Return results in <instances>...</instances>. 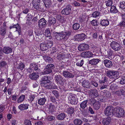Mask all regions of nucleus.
Wrapping results in <instances>:
<instances>
[{"instance_id":"obj_1","label":"nucleus","mask_w":125,"mask_h":125,"mask_svg":"<svg viewBox=\"0 0 125 125\" xmlns=\"http://www.w3.org/2000/svg\"><path fill=\"white\" fill-rule=\"evenodd\" d=\"M50 77L47 76L43 77L42 79L41 85L46 89H52L55 88L56 86L55 84L51 81Z\"/></svg>"},{"instance_id":"obj_2","label":"nucleus","mask_w":125,"mask_h":125,"mask_svg":"<svg viewBox=\"0 0 125 125\" xmlns=\"http://www.w3.org/2000/svg\"><path fill=\"white\" fill-rule=\"evenodd\" d=\"M55 34V37L57 40H59L63 39L64 41H66L71 35V31L69 30L63 32H56Z\"/></svg>"},{"instance_id":"obj_3","label":"nucleus","mask_w":125,"mask_h":125,"mask_svg":"<svg viewBox=\"0 0 125 125\" xmlns=\"http://www.w3.org/2000/svg\"><path fill=\"white\" fill-rule=\"evenodd\" d=\"M106 75L107 76L114 80L118 79L120 77L119 72L117 71H108L106 72Z\"/></svg>"},{"instance_id":"obj_4","label":"nucleus","mask_w":125,"mask_h":125,"mask_svg":"<svg viewBox=\"0 0 125 125\" xmlns=\"http://www.w3.org/2000/svg\"><path fill=\"white\" fill-rule=\"evenodd\" d=\"M53 45V42L52 41H47L44 42L40 44V49L43 51L47 50L50 48Z\"/></svg>"},{"instance_id":"obj_5","label":"nucleus","mask_w":125,"mask_h":125,"mask_svg":"<svg viewBox=\"0 0 125 125\" xmlns=\"http://www.w3.org/2000/svg\"><path fill=\"white\" fill-rule=\"evenodd\" d=\"M54 65L52 64H50L46 66L43 71L41 72V74H47L52 72V70L55 68Z\"/></svg>"},{"instance_id":"obj_6","label":"nucleus","mask_w":125,"mask_h":125,"mask_svg":"<svg viewBox=\"0 0 125 125\" xmlns=\"http://www.w3.org/2000/svg\"><path fill=\"white\" fill-rule=\"evenodd\" d=\"M110 46L115 51H118L121 50V46L117 42H112L110 44Z\"/></svg>"},{"instance_id":"obj_7","label":"nucleus","mask_w":125,"mask_h":125,"mask_svg":"<svg viewBox=\"0 0 125 125\" xmlns=\"http://www.w3.org/2000/svg\"><path fill=\"white\" fill-rule=\"evenodd\" d=\"M54 80L57 84L61 85H63L66 81L64 78H63L62 76L59 75H55L54 77Z\"/></svg>"},{"instance_id":"obj_8","label":"nucleus","mask_w":125,"mask_h":125,"mask_svg":"<svg viewBox=\"0 0 125 125\" xmlns=\"http://www.w3.org/2000/svg\"><path fill=\"white\" fill-rule=\"evenodd\" d=\"M113 109L111 106H107L105 109L104 114L106 116L111 118L113 115Z\"/></svg>"},{"instance_id":"obj_9","label":"nucleus","mask_w":125,"mask_h":125,"mask_svg":"<svg viewBox=\"0 0 125 125\" xmlns=\"http://www.w3.org/2000/svg\"><path fill=\"white\" fill-rule=\"evenodd\" d=\"M89 101L92 104L94 109L98 110L100 108L101 104L99 102L92 98L90 99Z\"/></svg>"},{"instance_id":"obj_10","label":"nucleus","mask_w":125,"mask_h":125,"mask_svg":"<svg viewBox=\"0 0 125 125\" xmlns=\"http://www.w3.org/2000/svg\"><path fill=\"white\" fill-rule=\"evenodd\" d=\"M114 110L115 111L116 115L118 117H121L124 115V110L121 107H117L114 109Z\"/></svg>"},{"instance_id":"obj_11","label":"nucleus","mask_w":125,"mask_h":125,"mask_svg":"<svg viewBox=\"0 0 125 125\" xmlns=\"http://www.w3.org/2000/svg\"><path fill=\"white\" fill-rule=\"evenodd\" d=\"M72 6L70 5H68L65 8L62 10V14L65 15H68L70 14L71 11Z\"/></svg>"},{"instance_id":"obj_12","label":"nucleus","mask_w":125,"mask_h":125,"mask_svg":"<svg viewBox=\"0 0 125 125\" xmlns=\"http://www.w3.org/2000/svg\"><path fill=\"white\" fill-rule=\"evenodd\" d=\"M89 46L87 44L82 43L79 45L78 47V50L80 51H83L88 50Z\"/></svg>"},{"instance_id":"obj_13","label":"nucleus","mask_w":125,"mask_h":125,"mask_svg":"<svg viewBox=\"0 0 125 125\" xmlns=\"http://www.w3.org/2000/svg\"><path fill=\"white\" fill-rule=\"evenodd\" d=\"M7 26L6 23L4 22L2 26L0 27V34L2 36H4L7 31Z\"/></svg>"},{"instance_id":"obj_14","label":"nucleus","mask_w":125,"mask_h":125,"mask_svg":"<svg viewBox=\"0 0 125 125\" xmlns=\"http://www.w3.org/2000/svg\"><path fill=\"white\" fill-rule=\"evenodd\" d=\"M46 21L44 18H42L38 22V26L39 27L42 29L45 27L46 25Z\"/></svg>"},{"instance_id":"obj_15","label":"nucleus","mask_w":125,"mask_h":125,"mask_svg":"<svg viewBox=\"0 0 125 125\" xmlns=\"http://www.w3.org/2000/svg\"><path fill=\"white\" fill-rule=\"evenodd\" d=\"M93 55L92 53L89 51L83 52L81 53V56L84 58H90L93 57Z\"/></svg>"},{"instance_id":"obj_16","label":"nucleus","mask_w":125,"mask_h":125,"mask_svg":"<svg viewBox=\"0 0 125 125\" xmlns=\"http://www.w3.org/2000/svg\"><path fill=\"white\" fill-rule=\"evenodd\" d=\"M103 62L106 67L108 68H111L113 65V63L111 61L107 59H105L103 61Z\"/></svg>"},{"instance_id":"obj_17","label":"nucleus","mask_w":125,"mask_h":125,"mask_svg":"<svg viewBox=\"0 0 125 125\" xmlns=\"http://www.w3.org/2000/svg\"><path fill=\"white\" fill-rule=\"evenodd\" d=\"M9 28L10 29L12 28L14 29V31H18L19 34H20V32L19 31L21 30V27L18 23L16 24H13Z\"/></svg>"},{"instance_id":"obj_18","label":"nucleus","mask_w":125,"mask_h":125,"mask_svg":"<svg viewBox=\"0 0 125 125\" xmlns=\"http://www.w3.org/2000/svg\"><path fill=\"white\" fill-rule=\"evenodd\" d=\"M62 74L63 76L65 77L71 78H73L74 76V75L68 71H63Z\"/></svg>"},{"instance_id":"obj_19","label":"nucleus","mask_w":125,"mask_h":125,"mask_svg":"<svg viewBox=\"0 0 125 125\" xmlns=\"http://www.w3.org/2000/svg\"><path fill=\"white\" fill-rule=\"evenodd\" d=\"M38 73H33L30 74L29 75L30 78L32 80H35L38 78L39 77Z\"/></svg>"},{"instance_id":"obj_20","label":"nucleus","mask_w":125,"mask_h":125,"mask_svg":"<svg viewBox=\"0 0 125 125\" xmlns=\"http://www.w3.org/2000/svg\"><path fill=\"white\" fill-rule=\"evenodd\" d=\"M3 52L6 54L10 53L12 52V49L9 47L5 46L3 48Z\"/></svg>"},{"instance_id":"obj_21","label":"nucleus","mask_w":125,"mask_h":125,"mask_svg":"<svg viewBox=\"0 0 125 125\" xmlns=\"http://www.w3.org/2000/svg\"><path fill=\"white\" fill-rule=\"evenodd\" d=\"M90 96L93 98H95L98 96V92L97 90L94 89L90 91Z\"/></svg>"},{"instance_id":"obj_22","label":"nucleus","mask_w":125,"mask_h":125,"mask_svg":"<svg viewBox=\"0 0 125 125\" xmlns=\"http://www.w3.org/2000/svg\"><path fill=\"white\" fill-rule=\"evenodd\" d=\"M102 95L104 97V99L106 98H109L111 96V94L107 90H104L102 91Z\"/></svg>"},{"instance_id":"obj_23","label":"nucleus","mask_w":125,"mask_h":125,"mask_svg":"<svg viewBox=\"0 0 125 125\" xmlns=\"http://www.w3.org/2000/svg\"><path fill=\"white\" fill-rule=\"evenodd\" d=\"M111 118L110 117L104 118L102 120V123L104 125H108L111 122Z\"/></svg>"},{"instance_id":"obj_24","label":"nucleus","mask_w":125,"mask_h":125,"mask_svg":"<svg viewBox=\"0 0 125 125\" xmlns=\"http://www.w3.org/2000/svg\"><path fill=\"white\" fill-rule=\"evenodd\" d=\"M100 61L99 59H93L89 61V63L93 65H96Z\"/></svg>"},{"instance_id":"obj_25","label":"nucleus","mask_w":125,"mask_h":125,"mask_svg":"<svg viewBox=\"0 0 125 125\" xmlns=\"http://www.w3.org/2000/svg\"><path fill=\"white\" fill-rule=\"evenodd\" d=\"M30 68H31L33 70H34L37 72H39L40 71V69L39 68L38 66L34 63H31L30 65Z\"/></svg>"},{"instance_id":"obj_26","label":"nucleus","mask_w":125,"mask_h":125,"mask_svg":"<svg viewBox=\"0 0 125 125\" xmlns=\"http://www.w3.org/2000/svg\"><path fill=\"white\" fill-rule=\"evenodd\" d=\"M83 86L84 87L89 88L90 87V84L88 80H83L82 83Z\"/></svg>"},{"instance_id":"obj_27","label":"nucleus","mask_w":125,"mask_h":125,"mask_svg":"<svg viewBox=\"0 0 125 125\" xmlns=\"http://www.w3.org/2000/svg\"><path fill=\"white\" fill-rule=\"evenodd\" d=\"M86 36L83 33L77 34L76 35V37L77 38L80 40L82 41L85 39Z\"/></svg>"},{"instance_id":"obj_28","label":"nucleus","mask_w":125,"mask_h":125,"mask_svg":"<svg viewBox=\"0 0 125 125\" xmlns=\"http://www.w3.org/2000/svg\"><path fill=\"white\" fill-rule=\"evenodd\" d=\"M74 108L72 107H69L67 109V113L70 114L71 116H72L73 114H74Z\"/></svg>"},{"instance_id":"obj_29","label":"nucleus","mask_w":125,"mask_h":125,"mask_svg":"<svg viewBox=\"0 0 125 125\" xmlns=\"http://www.w3.org/2000/svg\"><path fill=\"white\" fill-rule=\"evenodd\" d=\"M56 22L55 19L54 17H50L49 18L48 23L49 25L54 24Z\"/></svg>"},{"instance_id":"obj_30","label":"nucleus","mask_w":125,"mask_h":125,"mask_svg":"<svg viewBox=\"0 0 125 125\" xmlns=\"http://www.w3.org/2000/svg\"><path fill=\"white\" fill-rule=\"evenodd\" d=\"M28 105L27 104H21L18 106V108L21 110H24L28 108Z\"/></svg>"},{"instance_id":"obj_31","label":"nucleus","mask_w":125,"mask_h":125,"mask_svg":"<svg viewBox=\"0 0 125 125\" xmlns=\"http://www.w3.org/2000/svg\"><path fill=\"white\" fill-rule=\"evenodd\" d=\"M65 116V114L62 113L58 115L57 116V118L59 120H63Z\"/></svg>"},{"instance_id":"obj_32","label":"nucleus","mask_w":125,"mask_h":125,"mask_svg":"<svg viewBox=\"0 0 125 125\" xmlns=\"http://www.w3.org/2000/svg\"><path fill=\"white\" fill-rule=\"evenodd\" d=\"M20 92L21 93H24L26 95H27L28 92L27 87L26 86L23 85L21 88Z\"/></svg>"},{"instance_id":"obj_33","label":"nucleus","mask_w":125,"mask_h":125,"mask_svg":"<svg viewBox=\"0 0 125 125\" xmlns=\"http://www.w3.org/2000/svg\"><path fill=\"white\" fill-rule=\"evenodd\" d=\"M100 24L103 26H107L109 24V21L107 20H104L101 21Z\"/></svg>"},{"instance_id":"obj_34","label":"nucleus","mask_w":125,"mask_h":125,"mask_svg":"<svg viewBox=\"0 0 125 125\" xmlns=\"http://www.w3.org/2000/svg\"><path fill=\"white\" fill-rule=\"evenodd\" d=\"M88 100H86L82 102L80 104V106L81 108L83 109H84L87 106V103L88 102Z\"/></svg>"},{"instance_id":"obj_35","label":"nucleus","mask_w":125,"mask_h":125,"mask_svg":"<svg viewBox=\"0 0 125 125\" xmlns=\"http://www.w3.org/2000/svg\"><path fill=\"white\" fill-rule=\"evenodd\" d=\"M46 99L45 97H43L40 99L38 100V103L40 105H43L45 103Z\"/></svg>"},{"instance_id":"obj_36","label":"nucleus","mask_w":125,"mask_h":125,"mask_svg":"<svg viewBox=\"0 0 125 125\" xmlns=\"http://www.w3.org/2000/svg\"><path fill=\"white\" fill-rule=\"evenodd\" d=\"M43 2L46 8H48L51 5V0H44Z\"/></svg>"},{"instance_id":"obj_37","label":"nucleus","mask_w":125,"mask_h":125,"mask_svg":"<svg viewBox=\"0 0 125 125\" xmlns=\"http://www.w3.org/2000/svg\"><path fill=\"white\" fill-rule=\"evenodd\" d=\"M73 123L75 125H81L82 121L80 119H76L74 120Z\"/></svg>"},{"instance_id":"obj_38","label":"nucleus","mask_w":125,"mask_h":125,"mask_svg":"<svg viewBox=\"0 0 125 125\" xmlns=\"http://www.w3.org/2000/svg\"><path fill=\"white\" fill-rule=\"evenodd\" d=\"M49 111L51 113L53 112L54 110L55 106L52 103H50L49 104Z\"/></svg>"},{"instance_id":"obj_39","label":"nucleus","mask_w":125,"mask_h":125,"mask_svg":"<svg viewBox=\"0 0 125 125\" xmlns=\"http://www.w3.org/2000/svg\"><path fill=\"white\" fill-rule=\"evenodd\" d=\"M69 100L71 104H72L75 105L77 104L76 100L74 97H72L69 98Z\"/></svg>"},{"instance_id":"obj_40","label":"nucleus","mask_w":125,"mask_h":125,"mask_svg":"<svg viewBox=\"0 0 125 125\" xmlns=\"http://www.w3.org/2000/svg\"><path fill=\"white\" fill-rule=\"evenodd\" d=\"M119 8L125 12V1H123L120 3Z\"/></svg>"},{"instance_id":"obj_41","label":"nucleus","mask_w":125,"mask_h":125,"mask_svg":"<svg viewBox=\"0 0 125 125\" xmlns=\"http://www.w3.org/2000/svg\"><path fill=\"white\" fill-rule=\"evenodd\" d=\"M110 11L112 13H116L118 12V10L115 6H113L111 7Z\"/></svg>"},{"instance_id":"obj_42","label":"nucleus","mask_w":125,"mask_h":125,"mask_svg":"<svg viewBox=\"0 0 125 125\" xmlns=\"http://www.w3.org/2000/svg\"><path fill=\"white\" fill-rule=\"evenodd\" d=\"M80 25L78 23H75L74 24L73 26V29L74 30H78L80 27Z\"/></svg>"},{"instance_id":"obj_43","label":"nucleus","mask_w":125,"mask_h":125,"mask_svg":"<svg viewBox=\"0 0 125 125\" xmlns=\"http://www.w3.org/2000/svg\"><path fill=\"white\" fill-rule=\"evenodd\" d=\"M100 13L98 11H95L92 14V16L94 18L98 17L100 15Z\"/></svg>"},{"instance_id":"obj_44","label":"nucleus","mask_w":125,"mask_h":125,"mask_svg":"<svg viewBox=\"0 0 125 125\" xmlns=\"http://www.w3.org/2000/svg\"><path fill=\"white\" fill-rule=\"evenodd\" d=\"M33 6L34 8L39 11H41V6L39 4H33Z\"/></svg>"},{"instance_id":"obj_45","label":"nucleus","mask_w":125,"mask_h":125,"mask_svg":"<svg viewBox=\"0 0 125 125\" xmlns=\"http://www.w3.org/2000/svg\"><path fill=\"white\" fill-rule=\"evenodd\" d=\"M44 35L47 37H48L51 36V34L49 29H47L45 30Z\"/></svg>"},{"instance_id":"obj_46","label":"nucleus","mask_w":125,"mask_h":125,"mask_svg":"<svg viewBox=\"0 0 125 125\" xmlns=\"http://www.w3.org/2000/svg\"><path fill=\"white\" fill-rule=\"evenodd\" d=\"M25 97L24 95H22L18 98L17 100L18 103H21L24 100Z\"/></svg>"},{"instance_id":"obj_47","label":"nucleus","mask_w":125,"mask_h":125,"mask_svg":"<svg viewBox=\"0 0 125 125\" xmlns=\"http://www.w3.org/2000/svg\"><path fill=\"white\" fill-rule=\"evenodd\" d=\"M84 61L83 60H81L76 62V65L78 66L82 67L84 64Z\"/></svg>"},{"instance_id":"obj_48","label":"nucleus","mask_w":125,"mask_h":125,"mask_svg":"<svg viewBox=\"0 0 125 125\" xmlns=\"http://www.w3.org/2000/svg\"><path fill=\"white\" fill-rule=\"evenodd\" d=\"M106 5L107 7L111 6L113 4V1L111 0H108L105 2Z\"/></svg>"},{"instance_id":"obj_49","label":"nucleus","mask_w":125,"mask_h":125,"mask_svg":"<svg viewBox=\"0 0 125 125\" xmlns=\"http://www.w3.org/2000/svg\"><path fill=\"white\" fill-rule=\"evenodd\" d=\"M98 22L97 20H93L91 22V24L93 26H96L98 25Z\"/></svg>"},{"instance_id":"obj_50","label":"nucleus","mask_w":125,"mask_h":125,"mask_svg":"<svg viewBox=\"0 0 125 125\" xmlns=\"http://www.w3.org/2000/svg\"><path fill=\"white\" fill-rule=\"evenodd\" d=\"M24 67V65L23 63L22 62L20 63L19 65L17 67V68L18 69H20L21 70H23Z\"/></svg>"},{"instance_id":"obj_51","label":"nucleus","mask_w":125,"mask_h":125,"mask_svg":"<svg viewBox=\"0 0 125 125\" xmlns=\"http://www.w3.org/2000/svg\"><path fill=\"white\" fill-rule=\"evenodd\" d=\"M35 98V96L34 95H31L29 96L28 100L30 103H31L33 100Z\"/></svg>"},{"instance_id":"obj_52","label":"nucleus","mask_w":125,"mask_h":125,"mask_svg":"<svg viewBox=\"0 0 125 125\" xmlns=\"http://www.w3.org/2000/svg\"><path fill=\"white\" fill-rule=\"evenodd\" d=\"M52 93L56 97H58L59 95V93L57 91L53 90L52 92Z\"/></svg>"},{"instance_id":"obj_53","label":"nucleus","mask_w":125,"mask_h":125,"mask_svg":"<svg viewBox=\"0 0 125 125\" xmlns=\"http://www.w3.org/2000/svg\"><path fill=\"white\" fill-rule=\"evenodd\" d=\"M36 40L38 41L40 40L38 39L41 40L42 39V38L43 37V35L42 34H36Z\"/></svg>"},{"instance_id":"obj_54","label":"nucleus","mask_w":125,"mask_h":125,"mask_svg":"<svg viewBox=\"0 0 125 125\" xmlns=\"http://www.w3.org/2000/svg\"><path fill=\"white\" fill-rule=\"evenodd\" d=\"M120 83L122 84H125V75L122 77Z\"/></svg>"},{"instance_id":"obj_55","label":"nucleus","mask_w":125,"mask_h":125,"mask_svg":"<svg viewBox=\"0 0 125 125\" xmlns=\"http://www.w3.org/2000/svg\"><path fill=\"white\" fill-rule=\"evenodd\" d=\"M47 119L49 121H52L55 120V117L54 116H53L52 115H50L48 116Z\"/></svg>"},{"instance_id":"obj_56","label":"nucleus","mask_w":125,"mask_h":125,"mask_svg":"<svg viewBox=\"0 0 125 125\" xmlns=\"http://www.w3.org/2000/svg\"><path fill=\"white\" fill-rule=\"evenodd\" d=\"M24 123L25 125H31V121L28 120H25L24 121Z\"/></svg>"},{"instance_id":"obj_57","label":"nucleus","mask_w":125,"mask_h":125,"mask_svg":"<svg viewBox=\"0 0 125 125\" xmlns=\"http://www.w3.org/2000/svg\"><path fill=\"white\" fill-rule=\"evenodd\" d=\"M7 64L6 62L4 61H2L0 62V67H3L5 66Z\"/></svg>"},{"instance_id":"obj_58","label":"nucleus","mask_w":125,"mask_h":125,"mask_svg":"<svg viewBox=\"0 0 125 125\" xmlns=\"http://www.w3.org/2000/svg\"><path fill=\"white\" fill-rule=\"evenodd\" d=\"M90 84L96 87H97L98 85V84L96 82L94 81H91L90 82Z\"/></svg>"},{"instance_id":"obj_59","label":"nucleus","mask_w":125,"mask_h":125,"mask_svg":"<svg viewBox=\"0 0 125 125\" xmlns=\"http://www.w3.org/2000/svg\"><path fill=\"white\" fill-rule=\"evenodd\" d=\"M38 83L36 81L33 82V83L32 86L34 88L38 86Z\"/></svg>"},{"instance_id":"obj_60","label":"nucleus","mask_w":125,"mask_h":125,"mask_svg":"<svg viewBox=\"0 0 125 125\" xmlns=\"http://www.w3.org/2000/svg\"><path fill=\"white\" fill-rule=\"evenodd\" d=\"M88 111L89 113L91 114H93L94 113L93 110L90 107H89L88 108Z\"/></svg>"},{"instance_id":"obj_61","label":"nucleus","mask_w":125,"mask_h":125,"mask_svg":"<svg viewBox=\"0 0 125 125\" xmlns=\"http://www.w3.org/2000/svg\"><path fill=\"white\" fill-rule=\"evenodd\" d=\"M40 2V0H33L32 1V4H39Z\"/></svg>"},{"instance_id":"obj_62","label":"nucleus","mask_w":125,"mask_h":125,"mask_svg":"<svg viewBox=\"0 0 125 125\" xmlns=\"http://www.w3.org/2000/svg\"><path fill=\"white\" fill-rule=\"evenodd\" d=\"M73 3V4L75 7L79 6L80 5V4L76 1H74Z\"/></svg>"},{"instance_id":"obj_63","label":"nucleus","mask_w":125,"mask_h":125,"mask_svg":"<svg viewBox=\"0 0 125 125\" xmlns=\"http://www.w3.org/2000/svg\"><path fill=\"white\" fill-rule=\"evenodd\" d=\"M119 25L121 26L122 27H125V21L123 20L122 21L120 22Z\"/></svg>"},{"instance_id":"obj_64","label":"nucleus","mask_w":125,"mask_h":125,"mask_svg":"<svg viewBox=\"0 0 125 125\" xmlns=\"http://www.w3.org/2000/svg\"><path fill=\"white\" fill-rule=\"evenodd\" d=\"M50 98V100L53 102L54 103H56V100L54 97L51 96Z\"/></svg>"}]
</instances>
